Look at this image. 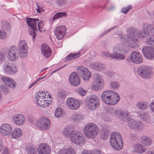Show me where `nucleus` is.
I'll list each match as a JSON object with an SVG mask.
<instances>
[{
    "instance_id": "8",
    "label": "nucleus",
    "mask_w": 154,
    "mask_h": 154,
    "mask_svg": "<svg viewBox=\"0 0 154 154\" xmlns=\"http://www.w3.org/2000/svg\"><path fill=\"white\" fill-rule=\"evenodd\" d=\"M137 74L141 78L148 79L152 78L153 75V71L147 66H143L137 68Z\"/></svg>"
},
{
    "instance_id": "42",
    "label": "nucleus",
    "mask_w": 154,
    "mask_h": 154,
    "mask_svg": "<svg viewBox=\"0 0 154 154\" xmlns=\"http://www.w3.org/2000/svg\"><path fill=\"white\" fill-rule=\"evenodd\" d=\"M120 85L118 82L112 81L109 84L110 87L111 89L115 90L117 89L119 87Z\"/></svg>"
},
{
    "instance_id": "41",
    "label": "nucleus",
    "mask_w": 154,
    "mask_h": 154,
    "mask_svg": "<svg viewBox=\"0 0 154 154\" xmlns=\"http://www.w3.org/2000/svg\"><path fill=\"white\" fill-rule=\"evenodd\" d=\"M72 131H70L69 127H65L63 130V133L64 136L69 137V136L71 138V134Z\"/></svg>"
},
{
    "instance_id": "46",
    "label": "nucleus",
    "mask_w": 154,
    "mask_h": 154,
    "mask_svg": "<svg viewBox=\"0 0 154 154\" xmlns=\"http://www.w3.org/2000/svg\"><path fill=\"white\" fill-rule=\"evenodd\" d=\"M63 113L62 109L60 108L57 109L55 112L54 115L55 117L60 118L62 117Z\"/></svg>"
},
{
    "instance_id": "43",
    "label": "nucleus",
    "mask_w": 154,
    "mask_h": 154,
    "mask_svg": "<svg viewBox=\"0 0 154 154\" xmlns=\"http://www.w3.org/2000/svg\"><path fill=\"white\" fill-rule=\"evenodd\" d=\"M1 26L2 28L7 30H9L11 28V26L9 23L6 21L2 22Z\"/></svg>"
},
{
    "instance_id": "44",
    "label": "nucleus",
    "mask_w": 154,
    "mask_h": 154,
    "mask_svg": "<svg viewBox=\"0 0 154 154\" xmlns=\"http://www.w3.org/2000/svg\"><path fill=\"white\" fill-rule=\"evenodd\" d=\"M121 118L124 120H127L128 121L131 119V116L130 113L127 111H123Z\"/></svg>"
},
{
    "instance_id": "47",
    "label": "nucleus",
    "mask_w": 154,
    "mask_h": 154,
    "mask_svg": "<svg viewBox=\"0 0 154 154\" xmlns=\"http://www.w3.org/2000/svg\"><path fill=\"white\" fill-rule=\"evenodd\" d=\"M56 4L59 6H63L67 4L68 0H56Z\"/></svg>"
},
{
    "instance_id": "40",
    "label": "nucleus",
    "mask_w": 154,
    "mask_h": 154,
    "mask_svg": "<svg viewBox=\"0 0 154 154\" xmlns=\"http://www.w3.org/2000/svg\"><path fill=\"white\" fill-rule=\"evenodd\" d=\"M142 142L146 146H148L150 145L152 143L151 139L148 137H144Z\"/></svg>"
},
{
    "instance_id": "50",
    "label": "nucleus",
    "mask_w": 154,
    "mask_h": 154,
    "mask_svg": "<svg viewBox=\"0 0 154 154\" xmlns=\"http://www.w3.org/2000/svg\"><path fill=\"white\" fill-rule=\"evenodd\" d=\"M72 119L75 122L82 120L83 118L81 115L74 114L72 116Z\"/></svg>"
},
{
    "instance_id": "17",
    "label": "nucleus",
    "mask_w": 154,
    "mask_h": 154,
    "mask_svg": "<svg viewBox=\"0 0 154 154\" xmlns=\"http://www.w3.org/2000/svg\"><path fill=\"white\" fill-rule=\"evenodd\" d=\"M128 125L131 129L141 130L144 128L143 124L140 121L137 122L133 119H130L128 121Z\"/></svg>"
},
{
    "instance_id": "22",
    "label": "nucleus",
    "mask_w": 154,
    "mask_h": 154,
    "mask_svg": "<svg viewBox=\"0 0 154 154\" xmlns=\"http://www.w3.org/2000/svg\"><path fill=\"white\" fill-rule=\"evenodd\" d=\"M69 79L70 84L73 86H76L80 83L78 74L75 72H73L70 74Z\"/></svg>"
},
{
    "instance_id": "21",
    "label": "nucleus",
    "mask_w": 154,
    "mask_h": 154,
    "mask_svg": "<svg viewBox=\"0 0 154 154\" xmlns=\"http://www.w3.org/2000/svg\"><path fill=\"white\" fill-rule=\"evenodd\" d=\"M66 28L65 26H58L54 30L55 35L59 40L62 38L66 33Z\"/></svg>"
},
{
    "instance_id": "37",
    "label": "nucleus",
    "mask_w": 154,
    "mask_h": 154,
    "mask_svg": "<svg viewBox=\"0 0 154 154\" xmlns=\"http://www.w3.org/2000/svg\"><path fill=\"white\" fill-rule=\"evenodd\" d=\"M103 55L104 56L106 57H108L111 58L112 59H120L121 58L120 57H117L116 56V54L113 53L110 54L108 52L104 51L102 53Z\"/></svg>"
},
{
    "instance_id": "29",
    "label": "nucleus",
    "mask_w": 154,
    "mask_h": 154,
    "mask_svg": "<svg viewBox=\"0 0 154 154\" xmlns=\"http://www.w3.org/2000/svg\"><path fill=\"white\" fill-rule=\"evenodd\" d=\"M14 119L16 124L18 125H21L25 123L24 118L21 115L18 114L15 116Z\"/></svg>"
},
{
    "instance_id": "53",
    "label": "nucleus",
    "mask_w": 154,
    "mask_h": 154,
    "mask_svg": "<svg viewBox=\"0 0 154 154\" xmlns=\"http://www.w3.org/2000/svg\"><path fill=\"white\" fill-rule=\"evenodd\" d=\"M116 109L112 108H109L106 109V112L114 116L115 112Z\"/></svg>"
},
{
    "instance_id": "32",
    "label": "nucleus",
    "mask_w": 154,
    "mask_h": 154,
    "mask_svg": "<svg viewBox=\"0 0 154 154\" xmlns=\"http://www.w3.org/2000/svg\"><path fill=\"white\" fill-rule=\"evenodd\" d=\"M22 133V130L18 128H15L13 131L11 136L13 138H17L21 137Z\"/></svg>"
},
{
    "instance_id": "20",
    "label": "nucleus",
    "mask_w": 154,
    "mask_h": 154,
    "mask_svg": "<svg viewBox=\"0 0 154 154\" xmlns=\"http://www.w3.org/2000/svg\"><path fill=\"white\" fill-rule=\"evenodd\" d=\"M37 151L38 154H50L51 149L47 144L42 143L38 146Z\"/></svg>"
},
{
    "instance_id": "25",
    "label": "nucleus",
    "mask_w": 154,
    "mask_h": 154,
    "mask_svg": "<svg viewBox=\"0 0 154 154\" xmlns=\"http://www.w3.org/2000/svg\"><path fill=\"white\" fill-rule=\"evenodd\" d=\"M90 66L94 70L98 71H103L105 68V65L100 62L91 63L90 64Z\"/></svg>"
},
{
    "instance_id": "24",
    "label": "nucleus",
    "mask_w": 154,
    "mask_h": 154,
    "mask_svg": "<svg viewBox=\"0 0 154 154\" xmlns=\"http://www.w3.org/2000/svg\"><path fill=\"white\" fill-rule=\"evenodd\" d=\"M1 80L10 88L14 89L16 87V83L15 82L10 78L3 76L1 77Z\"/></svg>"
},
{
    "instance_id": "35",
    "label": "nucleus",
    "mask_w": 154,
    "mask_h": 154,
    "mask_svg": "<svg viewBox=\"0 0 154 154\" xmlns=\"http://www.w3.org/2000/svg\"><path fill=\"white\" fill-rule=\"evenodd\" d=\"M80 56V53L70 54L66 57L65 61L68 62L79 57Z\"/></svg>"
},
{
    "instance_id": "28",
    "label": "nucleus",
    "mask_w": 154,
    "mask_h": 154,
    "mask_svg": "<svg viewBox=\"0 0 154 154\" xmlns=\"http://www.w3.org/2000/svg\"><path fill=\"white\" fill-rule=\"evenodd\" d=\"M110 133V130L107 127H103L100 134V137L103 140L106 139Z\"/></svg>"
},
{
    "instance_id": "23",
    "label": "nucleus",
    "mask_w": 154,
    "mask_h": 154,
    "mask_svg": "<svg viewBox=\"0 0 154 154\" xmlns=\"http://www.w3.org/2000/svg\"><path fill=\"white\" fill-rule=\"evenodd\" d=\"M11 126L8 124H4L0 127V132L3 136H9L12 131Z\"/></svg>"
},
{
    "instance_id": "48",
    "label": "nucleus",
    "mask_w": 154,
    "mask_h": 154,
    "mask_svg": "<svg viewBox=\"0 0 154 154\" xmlns=\"http://www.w3.org/2000/svg\"><path fill=\"white\" fill-rule=\"evenodd\" d=\"M0 91L4 94H7L9 93V89L5 85H2L0 86Z\"/></svg>"
},
{
    "instance_id": "27",
    "label": "nucleus",
    "mask_w": 154,
    "mask_h": 154,
    "mask_svg": "<svg viewBox=\"0 0 154 154\" xmlns=\"http://www.w3.org/2000/svg\"><path fill=\"white\" fill-rule=\"evenodd\" d=\"M41 49L42 54L46 58H48L50 56L52 51L48 46L46 44H42Z\"/></svg>"
},
{
    "instance_id": "11",
    "label": "nucleus",
    "mask_w": 154,
    "mask_h": 154,
    "mask_svg": "<svg viewBox=\"0 0 154 154\" xmlns=\"http://www.w3.org/2000/svg\"><path fill=\"white\" fill-rule=\"evenodd\" d=\"M20 57V53L18 48L15 46H12L9 48L8 53L7 57L11 61H15Z\"/></svg>"
},
{
    "instance_id": "14",
    "label": "nucleus",
    "mask_w": 154,
    "mask_h": 154,
    "mask_svg": "<svg viewBox=\"0 0 154 154\" xmlns=\"http://www.w3.org/2000/svg\"><path fill=\"white\" fill-rule=\"evenodd\" d=\"M20 57L25 58L28 54V46L26 42L24 40L20 41L18 44Z\"/></svg>"
},
{
    "instance_id": "31",
    "label": "nucleus",
    "mask_w": 154,
    "mask_h": 154,
    "mask_svg": "<svg viewBox=\"0 0 154 154\" xmlns=\"http://www.w3.org/2000/svg\"><path fill=\"white\" fill-rule=\"evenodd\" d=\"M37 103L38 105L42 107H47L48 106L49 103H48V100H46L45 98H41L40 97L36 99Z\"/></svg>"
},
{
    "instance_id": "52",
    "label": "nucleus",
    "mask_w": 154,
    "mask_h": 154,
    "mask_svg": "<svg viewBox=\"0 0 154 154\" xmlns=\"http://www.w3.org/2000/svg\"><path fill=\"white\" fill-rule=\"evenodd\" d=\"M132 8V6L131 5H128L126 8H123L121 9V12L126 14Z\"/></svg>"
},
{
    "instance_id": "54",
    "label": "nucleus",
    "mask_w": 154,
    "mask_h": 154,
    "mask_svg": "<svg viewBox=\"0 0 154 154\" xmlns=\"http://www.w3.org/2000/svg\"><path fill=\"white\" fill-rule=\"evenodd\" d=\"M123 112V111H121L119 109H116V111L114 116H115L121 118Z\"/></svg>"
},
{
    "instance_id": "39",
    "label": "nucleus",
    "mask_w": 154,
    "mask_h": 154,
    "mask_svg": "<svg viewBox=\"0 0 154 154\" xmlns=\"http://www.w3.org/2000/svg\"><path fill=\"white\" fill-rule=\"evenodd\" d=\"M67 14L65 12H59L56 14L53 17V20L54 21L55 20L63 17H66Z\"/></svg>"
},
{
    "instance_id": "1",
    "label": "nucleus",
    "mask_w": 154,
    "mask_h": 154,
    "mask_svg": "<svg viewBox=\"0 0 154 154\" xmlns=\"http://www.w3.org/2000/svg\"><path fill=\"white\" fill-rule=\"evenodd\" d=\"M134 27H130L127 30V38H126L122 34L119 35V38L122 42L131 48H135L139 46V42L138 39L135 36L136 35L138 36V32Z\"/></svg>"
},
{
    "instance_id": "5",
    "label": "nucleus",
    "mask_w": 154,
    "mask_h": 154,
    "mask_svg": "<svg viewBox=\"0 0 154 154\" xmlns=\"http://www.w3.org/2000/svg\"><path fill=\"white\" fill-rule=\"evenodd\" d=\"M154 35V29L153 26L146 23L143 24L142 25V31L138 32V36L140 38H146Z\"/></svg>"
},
{
    "instance_id": "34",
    "label": "nucleus",
    "mask_w": 154,
    "mask_h": 154,
    "mask_svg": "<svg viewBox=\"0 0 154 154\" xmlns=\"http://www.w3.org/2000/svg\"><path fill=\"white\" fill-rule=\"evenodd\" d=\"M134 151L137 153H142L146 152L143 146L141 144H138L136 145Z\"/></svg>"
},
{
    "instance_id": "13",
    "label": "nucleus",
    "mask_w": 154,
    "mask_h": 154,
    "mask_svg": "<svg viewBox=\"0 0 154 154\" xmlns=\"http://www.w3.org/2000/svg\"><path fill=\"white\" fill-rule=\"evenodd\" d=\"M127 50L123 44L118 43L114 45L113 48V52L117 57H120V59L118 60H122L125 59L124 55L119 53L120 52L126 53Z\"/></svg>"
},
{
    "instance_id": "6",
    "label": "nucleus",
    "mask_w": 154,
    "mask_h": 154,
    "mask_svg": "<svg viewBox=\"0 0 154 154\" xmlns=\"http://www.w3.org/2000/svg\"><path fill=\"white\" fill-rule=\"evenodd\" d=\"M85 103L87 107L92 111L96 109L100 105L99 98L94 94H91L86 98Z\"/></svg>"
},
{
    "instance_id": "9",
    "label": "nucleus",
    "mask_w": 154,
    "mask_h": 154,
    "mask_svg": "<svg viewBox=\"0 0 154 154\" xmlns=\"http://www.w3.org/2000/svg\"><path fill=\"white\" fill-rule=\"evenodd\" d=\"M26 19L28 26H30L31 29L32 30V32H30V34L32 36L33 39H34L36 36V32L37 31V22H39V19L28 17H26Z\"/></svg>"
},
{
    "instance_id": "12",
    "label": "nucleus",
    "mask_w": 154,
    "mask_h": 154,
    "mask_svg": "<svg viewBox=\"0 0 154 154\" xmlns=\"http://www.w3.org/2000/svg\"><path fill=\"white\" fill-rule=\"evenodd\" d=\"M36 124L39 129L45 131L50 128L51 122L48 118L43 117L37 121Z\"/></svg>"
},
{
    "instance_id": "2",
    "label": "nucleus",
    "mask_w": 154,
    "mask_h": 154,
    "mask_svg": "<svg viewBox=\"0 0 154 154\" xmlns=\"http://www.w3.org/2000/svg\"><path fill=\"white\" fill-rule=\"evenodd\" d=\"M101 98L105 103L109 105H115L119 101L120 99L117 94L111 91H104L102 94Z\"/></svg>"
},
{
    "instance_id": "49",
    "label": "nucleus",
    "mask_w": 154,
    "mask_h": 154,
    "mask_svg": "<svg viewBox=\"0 0 154 154\" xmlns=\"http://www.w3.org/2000/svg\"><path fill=\"white\" fill-rule=\"evenodd\" d=\"M140 116L142 117L143 119L145 121H148L149 120L150 117L148 113L147 112H143L140 114Z\"/></svg>"
},
{
    "instance_id": "57",
    "label": "nucleus",
    "mask_w": 154,
    "mask_h": 154,
    "mask_svg": "<svg viewBox=\"0 0 154 154\" xmlns=\"http://www.w3.org/2000/svg\"><path fill=\"white\" fill-rule=\"evenodd\" d=\"M6 33L0 30V39H5L6 38Z\"/></svg>"
},
{
    "instance_id": "45",
    "label": "nucleus",
    "mask_w": 154,
    "mask_h": 154,
    "mask_svg": "<svg viewBox=\"0 0 154 154\" xmlns=\"http://www.w3.org/2000/svg\"><path fill=\"white\" fill-rule=\"evenodd\" d=\"M67 96L66 92L64 90L60 91L58 93V97L60 99H65Z\"/></svg>"
},
{
    "instance_id": "7",
    "label": "nucleus",
    "mask_w": 154,
    "mask_h": 154,
    "mask_svg": "<svg viewBox=\"0 0 154 154\" xmlns=\"http://www.w3.org/2000/svg\"><path fill=\"white\" fill-rule=\"evenodd\" d=\"M71 135V141L76 145L82 146L85 143L86 139L80 132L74 131L72 132Z\"/></svg>"
},
{
    "instance_id": "59",
    "label": "nucleus",
    "mask_w": 154,
    "mask_h": 154,
    "mask_svg": "<svg viewBox=\"0 0 154 154\" xmlns=\"http://www.w3.org/2000/svg\"><path fill=\"white\" fill-rule=\"evenodd\" d=\"M79 91L82 96H84L86 93L85 91L82 88L79 89Z\"/></svg>"
},
{
    "instance_id": "64",
    "label": "nucleus",
    "mask_w": 154,
    "mask_h": 154,
    "mask_svg": "<svg viewBox=\"0 0 154 154\" xmlns=\"http://www.w3.org/2000/svg\"><path fill=\"white\" fill-rule=\"evenodd\" d=\"M81 154H91V152H90L86 150H84L82 152Z\"/></svg>"
},
{
    "instance_id": "61",
    "label": "nucleus",
    "mask_w": 154,
    "mask_h": 154,
    "mask_svg": "<svg viewBox=\"0 0 154 154\" xmlns=\"http://www.w3.org/2000/svg\"><path fill=\"white\" fill-rule=\"evenodd\" d=\"M104 45L106 48H109L110 44L109 42L108 41H106L104 42Z\"/></svg>"
},
{
    "instance_id": "16",
    "label": "nucleus",
    "mask_w": 154,
    "mask_h": 154,
    "mask_svg": "<svg viewBox=\"0 0 154 154\" xmlns=\"http://www.w3.org/2000/svg\"><path fill=\"white\" fill-rule=\"evenodd\" d=\"M66 104L69 109L75 110L79 108L80 102L78 100L72 97H70L68 98L66 100Z\"/></svg>"
},
{
    "instance_id": "3",
    "label": "nucleus",
    "mask_w": 154,
    "mask_h": 154,
    "mask_svg": "<svg viewBox=\"0 0 154 154\" xmlns=\"http://www.w3.org/2000/svg\"><path fill=\"white\" fill-rule=\"evenodd\" d=\"M83 131L85 137L88 139H91L94 138L99 132L98 127L92 123L87 124L84 127Z\"/></svg>"
},
{
    "instance_id": "36",
    "label": "nucleus",
    "mask_w": 154,
    "mask_h": 154,
    "mask_svg": "<svg viewBox=\"0 0 154 154\" xmlns=\"http://www.w3.org/2000/svg\"><path fill=\"white\" fill-rule=\"evenodd\" d=\"M50 94H48L47 95L46 94H45L44 91L43 92V91H39L38 93H37L36 94L35 98V99H38V98L40 97L41 98H45L46 99L48 97L50 98Z\"/></svg>"
},
{
    "instance_id": "33",
    "label": "nucleus",
    "mask_w": 154,
    "mask_h": 154,
    "mask_svg": "<svg viewBox=\"0 0 154 154\" xmlns=\"http://www.w3.org/2000/svg\"><path fill=\"white\" fill-rule=\"evenodd\" d=\"M137 107L139 109L144 110L148 107L147 103L145 102L139 101L136 104Z\"/></svg>"
},
{
    "instance_id": "60",
    "label": "nucleus",
    "mask_w": 154,
    "mask_h": 154,
    "mask_svg": "<svg viewBox=\"0 0 154 154\" xmlns=\"http://www.w3.org/2000/svg\"><path fill=\"white\" fill-rule=\"evenodd\" d=\"M150 107L152 111L154 113V101L150 103Z\"/></svg>"
},
{
    "instance_id": "4",
    "label": "nucleus",
    "mask_w": 154,
    "mask_h": 154,
    "mask_svg": "<svg viewBox=\"0 0 154 154\" xmlns=\"http://www.w3.org/2000/svg\"><path fill=\"white\" fill-rule=\"evenodd\" d=\"M110 142L112 146L117 150H120L123 146L122 139L118 132H113L110 137Z\"/></svg>"
},
{
    "instance_id": "58",
    "label": "nucleus",
    "mask_w": 154,
    "mask_h": 154,
    "mask_svg": "<svg viewBox=\"0 0 154 154\" xmlns=\"http://www.w3.org/2000/svg\"><path fill=\"white\" fill-rule=\"evenodd\" d=\"M91 154H102L100 151L98 150H94L91 152Z\"/></svg>"
},
{
    "instance_id": "19",
    "label": "nucleus",
    "mask_w": 154,
    "mask_h": 154,
    "mask_svg": "<svg viewBox=\"0 0 154 154\" xmlns=\"http://www.w3.org/2000/svg\"><path fill=\"white\" fill-rule=\"evenodd\" d=\"M130 60L132 62L137 64L141 63L143 62L141 54L137 51H133L131 53Z\"/></svg>"
},
{
    "instance_id": "62",
    "label": "nucleus",
    "mask_w": 154,
    "mask_h": 154,
    "mask_svg": "<svg viewBox=\"0 0 154 154\" xmlns=\"http://www.w3.org/2000/svg\"><path fill=\"white\" fill-rule=\"evenodd\" d=\"M37 8H36V9L37 11V12L38 13H40L42 11V8L38 5L37 4Z\"/></svg>"
},
{
    "instance_id": "18",
    "label": "nucleus",
    "mask_w": 154,
    "mask_h": 154,
    "mask_svg": "<svg viewBox=\"0 0 154 154\" xmlns=\"http://www.w3.org/2000/svg\"><path fill=\"white\" fill-rule=\"evenodd\" d=\"M144 56L149 59L154 58V48L149 46L144 47L142 50Z\"/></svg>"
},
{
    "instance_id": "10",
    "label": "nucleus",
    "mask_w": 154,
    "mask_h": 154,
    "mask_svg": "<svg viewBox=\"0 0 154 154\" xmlns=\"http://www.w3.org/2000/svg\"><path fill=\"white\" fill-rule=\"evenodd\" d=\"M76 70L78 74L85 81L88 80L91 76V72L87 68L80 66L76 68Z\"/></svg>"
},
{
    "instance_id": "56",
    "label": "nucleus",
    "mask_w": 154,
    "mask_h": 154,
    "mask_svg": "<svg viewBox=\"0 0 154 154\" xmlns=\"http://www.w3.org/2000/svg\"><path fill=\"white\" fill-rule=\"evenodd\" d=\"M38 22V30L40 32H42L43 29H44L43 27L44 26V24L42 22H41L40 23L39 22Z\"/></svg>"
},
{
    "instance_id": "51",
    "label": "nucleus",
    "mask_w": 154,
    "mask_h": 154,
    "mask_svg": "<svg viewBox=\"0 0 154 154\" xmlns=\"http://www.w3.org/2000/svg\"><path fill=\"white\" fill-rule=\"evenodd\" d=\"M146 43L149 45L154 47V37H151L146 40Z\"/></svg>"
},
{
    "instance_id": "63",
    "label": "nucleus",
    "mask_w": 154,
    "mask_h": 154,
    "mask_svg": "<svg viewBox=\"0 0 154 154\" xmlns=\"http://www.w3.org/2000/svg\"><path fill=\"white\" fill-rule=\"evenodd\" d=\"M2 153L3 154H8L9 152L8 149L6 147L2 151Z\"/></svg>"
},
{
    "instance_id": "15",
    "label": "nucleus",
    "mask_w": 154,
    "mask_h": 154,
    "mask_svg": "<svg viewBox=\"0 0 154 154\" xmlns=\"http://www.w3.org/2000/svg\"><path fill=\"white\" fill-rule=\"evenodd\" d=\"M97 78L95 79L93 81V84L91 86L92 89L95 91H97L100 90L103 88L104 86L103 80L99 77V75Z\"/></svg>"
},
{
    "instance_id": "26",
    "label": "nucleus",
    "mask_w": 154,
    "mask_h": 154,
    "mask_svg": "<svg viewBox=\"0 0 154 154\" xmlns=\"http://www.w3.org/2000/svg\"><path fill=\"white\" fill-rule=\"evenodd\" d=\"M4 70L5 72L10 74H14L17 72V68L15 66H11L9 64L4 65Z\"/></svg>"
},
{
    "instance_id": "30",
    "label": "nucleus",
    "mask_w": 154,
    "mask_h": 154,
    "mask_svg": "<svg viewBox=\"0 0 154 154\" xmlns=\"http://www.w3.org/2000/svg\"><path fill=\"white\" fill-rule=\"evenodd\" d=\"M58 154H75V152L72 148L69 146L66 149L63 148L60 150Z\"/></svg>"
},
{
    "instance_id": "38",
    "label": "nucleus",
    "mask_w": 154,
    "mask_h": 154,
    "mask_svg": "<svg viewBox=\"0 0 154 154\" xmlns=\"http://www.w3.org/2000/svg\"><path fill=\"white\" fill-rule=\"evenodd\" d=\"M26 151L28 154H36V149L32 146L27 145L26 148Z\"/></svg>"
},
{
    "instance_id": "55",
    "label": "nucleus",
    "mask_w": 154,
    "mask_h": 154,
    "mask_svg": "<svg viewBox=\"0 0 154 154\" xmlns=\"http://www.w3.org/2000/svg\"><path fill=\"white\" fill-rule=\"evenodd\" d=\"M117 27V26H113L111 28H110V29H108L106 31H104V32H103L100 35V37H102L103 36H104L107 33L109 32L111 30L115 29Z\"/></svg>"
}]
</instances>
